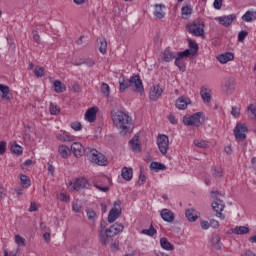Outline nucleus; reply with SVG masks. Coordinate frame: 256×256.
Wrapping results in <instances>:
<instances>
[{
	"label": "nucleus",
	"mask_w": 256,
	"mask_h": 256,
	"mask_svg": "<svg viewBox=\"0 0 256 256\" xmlns=\"http://www.w3.org/2000/svg\"><path fill=\"white\" fill-rule=\"evenodd\" d=\"M185 215H186V218L188 219V221H191V222L197 221L198 216H197V212H195V210L188 209V210H186Z\"/></svg>",
	"instance_id": "obj_39"
},
{
	"label": "nucleus",
	"mask_w": 256,
	"mask_h": 256,
	"mask_svg": "<svg viewBox=\"0 0 256 256\" xmlns=\"http://www.w3.org/2000/svg\"><path fill=\"white\" fill-rule=\"evenodd\" d=\"M160 246L165 251H174L175 249V246H173V244H171V242H169V240L165 237L160 239Z\"/></svg>",
	"instance_id": "obj_27"
},
{
	"label": "nucleus",
	"mask_w": 256,
	"mask_h": 256,
	"mask_svg": "<svg viewBox=\"0 0 256 256\" xmlns=\"http://www.w3.org/2000/svg\"><path fill=\"white\" fill-rule=\"evenodd\" d=\"M232 233H234V235H247L249 228L247 226H236L232 229Z\"/></svg>",
	"instance_id": "obj_35"
},
{
	"label": "nucleus",
	"mask_w": 256,
	"mask_h": 256,
	"mask_svg": "<svg viewBox=\"0 0 256 256\" xmlns=\"http://www.w3.org/2000/svg\"><path fill=\"white\" fill-rule=\"evenodd\" d=\"M5 195H7V190L0 185V201L3 199V197H5Z\"/></svg>",
	"instance_id": "obj_61"
},
{
	"label": "nucleus",
	"mask_w": 256,
	"mask_h": 256,
	"mask_svg": "<svg viewBox=\"0 0 256 256\" xmlns=\"http://www.w3.org/2000/svg\"><path fill=\"white\" fill-rule=\"evenodd\" d=\"M21 185L24 189L31 187V179L27 175H20Z\"/></svg>",
	"instance_id": "obj_40"
},
{
	"label": "nucleus",
	"mask_w": 256,
	"mask_h": 256,
	"mask_svg": "<svg viewBox=\"0 0 256 256\" xmlns=\"http://www.w3.org/2000/svg\"><path fill=\"white\" fill-rule=\"evenodd\" d=\"M49 110H50V115H59V113H61V109L59 108V106H57L53 102L50 103Z\"/></svg>",
	"instance_id": "obj_44"
},
{
	"label": "nucleus",
	"mask_w": 256,
	"mask_h": 256,
	"mask_svg": "<svg viewBox=\"0 0 256 256\" xmlns=\"http://www.w3.org/2000/svg\"><path fill=\"white\" fill-rule=\"evenodd\" d=\"M235 19H237V15L230 14L228 16L218 17L216 18V21H218L220 25H223V27H230V25H232Z\"/></svg>",
	"instance_id": "obj_12"
},
{
	"label": "nucleus",
	"mask_w": 256,
	"mask_h": 256,
	"mask_svg": "<svg viewBox=\"0 0 256 256\" xmlns=\"http://www.w3.org/2000/svg\"><path fill=\"white\" fill-rule=\"evenodd\" d=\"M142 235H148L149 237H153V235L157 234V230L153 225H150L149 229H143L141 231Z\"/></svg>",
	"instance_id": "obj_42"
},
{
	"label": "nucleus",
	"mask_w": 256,
	"mask_h": 256,
	"mask_svg": "<svg viewBox=\"0 0 256 256\" xmlns=\"http://www.w3.org/2000/svg\"><path fill=\"white\" fill-rule=\"evenodd\" d=\"M248 131L249 130L245 124H237L234 128V137L236 141H238V143H240V141H245V139H247Z\"/></svg>",
	"instance_id": "obj_8"
},
{
	"label": "nucleus",
	"mask_w": 256,
	"mask_h": 256,
	"mask_svg": "<svg viewBox=\"0 0 256 256\" xmlns=\"http://www.w3.org/2000/svg\"><path fill=\"white\" fill-rule=\"evenodd\" d=\"M101 93L104 95V97H109L111 93V88L107 83H102L101 84Z\"/></svg>",
	"instance_id": "obj_45"
},
{
	"label": "nucleus",
	"mask_w": 256,
	"mask_h": 256,
	"mask_svg": "<svg viewBox=\"0 0 256 256\" xmlns=\"http://www.w3.org/2000/svg\"><path fill=\"white\" fill-rule=\"evenodd\" d=\"M212 176L216 179H219L220 177H223V168L216 166L212 169Z\"/></svg>",
	"instance_id": "obj_43"
},
{
	"label": "nucleus",
	"mask_w": 256,
	"mask_h": 256,
	"mask_svg": "<svg viewBox=\"0 0 256 256\" xmlns=\"http://www.w3.org/2000/svg\"><path fill=\"white\" fill-rule=\"evenodd\" d=\"M256 19V12L248 10L243 16L242 21H245L246 23H251V21H255Z\"/></svg>",
	"instance_id": "obj_34"
},
{
	"label": "nucleus",
	"mask_w": 256,
	"mask_h": 256,
	"mask_svg": "<svg viewBox=\"0 0 256 256\" xmlns=\"http://www.w3.org/2000/svg\"><path fill=\"white\" fill-rule=\"evenodd\" d=\"M28 211H30V213H33L34 211H37V203H35V202H31V204H30V207H29V210Z\"/></svg>",
	"instance_id": "obj_62"
},
{
	"label": "nucleus",
	"mask_w": 256,
	"mask_h": 256,
	"mask_svg": "<svg viewBox=\"0 0 256 256\" xmlns=\"http://www.w3.org/2000/svg\"><path fill=\"white\" fill-rule=\"evenodd\" d=\"M58 153L63 159H67V157L71 155V150L69 149V147H67V145H60L58 147Z\"/></svg>",
	"instance_id": "obj_30"
},
{
	"label": "nucleus",
	"mask_w": 256,
	"mask_h": 256,
	"mask_svg": "<svg viewBox=\"0 0 256 256\" xmlns=\"http://www.w3.org/2000/svg\"><path fill=\"white\" fill-rule=\"evenodd\" d=\"M200 95L202 97L203 103H205L206 105H209V103H211V99H212L211 89L207 87H202L200 91Z\"/></svg>",
	"instance_id": "obj_20"
},
{
	"label": "nucleus",
	"mask_w": 256,
	"mask_h": 256,
	"mask_svg": "<svg viewBox=\"0 0 256 256\" xmlns=\"http://www.w3.org/2000/svg\"><path fill=\"white\" fill-rule=\"evenodd\" d=\"M163 9H165V5H162V4L155 5L154 15L155 17H157V19H163V17H165V12L163 11Z\"/></svg>",
	"instance_id": "obj_31"
},
{
	"label": "nucleus",
	"mask_w": 256,
	"mask_h": 256,
	"mask_svg": "<svg viewBox=\"0 0 256 256\" xmlns=\"http://www.w3.org/2000/svg\"><path fill=\"white\" fill-rule=\"evenodd\" d=\"M160 216L166 223H173L175 221V213L167 208L161 210Z\"/></svg>",
	"instance_id": "obj_16"
},
{
	"label": "nucleus",
	"mask_w": 256,
	"mask_h": 256,
	"mask_svg": "<svg viewBox=\"0 0 256 256\" xmlns=\"http://www.w3.org/2000/svg\"><path fill=\"white\" fill-rule=\"evenodd\" d=\"M112 121L114 126L120 130L121 135H127L131 131L132 120L129 114L123 111H112Z\"/></svg>",
	"instance_id": "obj_1"
},
{
	"label": "nucleus",
	"mask_w": 256,
	"mask_h": 256,
	"mask_svg": "<svg viewBox=\"0 0 256 256\" xmlns=\"http://www.w3.org/2000/svg\"><path fill=\"white\" fill-rule=\"evenodd\" d=\"M214 9H221L223 7V0H214Z\"/></svg>",
	"instance_id": "obj_56"
},
{
	"label": "nucleus",
	"mask_w": 256,
	"mask_h": 256,
	"mask_svg": "<svg viewBox=\"0 0 256 256\" xmlns=\"http://www.w3.org/2000/svg\"><path fill=\"white\" fill-rule=\"evenodd\" d=\"M15 243L16 245H19V247H25L27 244L25 243V238L16 235L15 236Z\"/></svg>",
	"instance_id": "obj_48"
},
{
	"label": "nucleus",
	"mask_w": 256,
	"mask_h": 256,
	"mask_svg": "<svg viewBox=\"0 0 256 256\" xmlns=\"http://www.w3.org/2000/svg\"><path fill=\"white\" fill-rule=\"evenodd\" d=\"M231 115H233V117H236V118L239 117L241 115V109L233 106L231 110Z\"/></svg>",
	"instance_id": "obj_51"
},
{
	"label": "nucleus",
	"mask_w": 256,
	"mask_h": 256,
	"mask_svg": "<svg viewBox=\"0 0 256 256\" xmlns=\"http://www.w3.org/2000/svg\"><path fill=\"white\" fill-rule=\"evenodd\" d=\"M120 215H121V202L118 200L114 202V206L108 214V223H115V221L119 219Z\"/></svg>",
	"instance_id": "obj_9"
},
{
	"label": "nucleus",
	"mask_w": 256,
	"mask_h": 256,
	"mask_svg": "<svg viewBox=\"0 0 256 256\" xmlns=\"http://www.w3.org/2000/svg\"><path fill=\"white\" fill-rule=\"evenodd\" d=\"M94 187L98 189V191H102V193H109V187L107 186H101L99 184H94Z\"/></svg>",
	"instance_id": "obj_52"
},
{
	"label": "nucleus",
	"mask_w": 256,
	"mask_h": 256,
	"mask_svg": "<svg viewBox=\"0 0 256 256\" xmlns=\"http://www.w3.org/2000/svg\"><path fill=\"white\" fill-rule=\"evenodd\" d=\"M211 247L215 251H221V236L219 234L212 235L210 239Z\"/></svg>",
	"instance_id": "obj_22"
},
{
	"label": "nucleus",
	"mask_w": 256,
	"mask_h": 256,
	"mask_svg": "<svg viewBox=\"0 0 256 256\" xmlns=\"http://www.w3.org/2000/svg\"><path fill=\"white\" fill-rule=\"evenodd\" d=\"M182 19H190L191 15H193V8L189 5L183 6L181 8Z\"/></svg>",
	"instance_id": "obj_26"
},
{
	"label": "nucleus",
	"mask_w": 256,
	"mask_h": 256,
	"mask_svg": "<svg viewBox=\"0 0 256 256\" xmlns=\"http://www.w3.org/2000/svg\"><path fill=\"white\" fill-rule=\"evenodd\" d=\"M81 123L80 122H73L71 124V128L74 130V131H81Z\"/></svg>",
	"instance_id": "obj_55"
},
{
	"label": "nucleus",
	"mask_w": 256,
	"mask_h": 256,
	"mask_svg": "<svg viewBox=\"0 0 256 256\" xmlns=\"http://www.w3.org/2000/svg\"><path fill=\"white\" fill-rule=\"evenodd\" d=\"M183 123L187 126L194 125V127H201L205 123V116H203V112H197L192 116H184Z\"/></svg>",
	"instance_id": "obj_5"
},
{
	"label": "nucleus",
	"mask_w": 256,
	"mask_h": 256,
	"mask_svg": "<svg viewBox=\"0 0 256 256\" xmlns=\"http://www.w3.org/2000/svg\"><path fill=\"white\" fill-rule=\"evenodd\" d=\"M175 52L171 50V48H166L164 51L160 54V59L164 61V63H171L173 59H175Z\"/></svg>",
	"instance_id": "obj_13"
},
{
	"label": "nucleus",
	"mask_w": 256,
	"mask_h": 256,
	"mask_svg": "<svg viewBox=\"0 0 256 256\" xmlns=\"http://www.w3.org/2000/svg\"><path fill=\"white\" fill-rule=\"evenodd\" d=\"M0 97L1 99H4V101H11V99H13V94L11 93L9 86L0 84Z\"/></svg>",
	"instance_id": "obj_14"
},
{
	"label": "nucleus",
	"mask_w": 256,
	"mask_h": 256,
	"mask_svg": "<svg viewBox=\"0 0 256 256\" xmlns=\"http://www.w3.org/2000/svg\"><path fill=\"white\" fill-rule=\"evenodd\" d=\"M247 112L249 113V117H251V119H255L256 120V104H249L247 107Z\"/></svg>",
	"instance_id": "obj_41"
},
{
	"label": "nucleus",
	"mask_w": 256,
	"mask_h": 256,
	"mask_svg": "<svg viewBox=\"0 0 256 256\" xmlns=\"http://www.w3.org/2000/svg\"><path fill=\"white\" fill-rule=\"evenodd\" d=\"M87 185H88V182H87V179L85 178H77L74 183L70 182V186L72 187V189H74V191L85 189Z\"/></svg>",
	"instance_id": "obj_17"
},
{
	"label": "nucleus",
	"mask_w": 256,
	"mask_h": 256,
	"mask_svg": "<svg viewBox=\"0 0 256 256\" xmlns=\"http://www.w3.org/2000/svg\"><path fill=\"white\" fill-rule=\"evenodd\" d=\"M7 147V142L1 141L0 142V155H4Z\"/></svg>",
	"instance_id": "obj_54"
},
{
	"label": "nucleus",
	"mask_w": 256,
	"mask_h": 256,
	"mask_svg": "<svg viewBox=\"0 0 256 256\" xmlns=\"http://www.w3.org/2000/svg\"><path fill=\"white\" fill-rule=\"evenodd\" d=\"M84 59V65H87V67H93L95 65V61L91 58H83Z\"/></svg>",
	"instance_id": "obj_53"
},
{
	"label": "nucleus",
	"mask_w": 256,
	"mask_h": 256,
	"mask_svg": "<svg viewBox=\"0 0 256 256\" xmlns=\"http://www.w3.org/2000/svg\"><path fill=\"white\" fill-rule=\"evenodd\" d=\"M72 209L74 213H79V211H81V205H79L78 203H73Z\"/></svg>",
	"instance_id": "obj_60"
},
{
	"label": "nucleus",
	"mask_w": 256,
	"mask_h": 256,
	"mask_svg": "<svg viewBox=\"0 0 256 256\" xmlns=\"http://www.w3.org/2000/svg\"><path fill=\"white\" fill-rule=\"evenodd\" d=\"M188 44L190 49H188L189 51V57H191V55H196L197 51H199V45H197V43L193 42V40L189 39L188 40Z\"/></svg>",
	"instance_id": "obj_36"
},
{
	"label": "nucleus",
	"mask_w": 256,
	"mask_h": 256,
	"mask_svg": "<svg viewBox=\"0 0 256 256\" xmlns=\"http://www.w3.org/2000/svg\"><path fill=\"white\" fill-rule=\"evenodd\" d=\"M211 197L214 199L212 202V209L215 211L219 219H225V215L221 213L225 209V202L219 198V191H211Z\"/></svg>",
	"instance_id": "obj_4"
},
{
	"label": "nucleus",
	"mask_w": 256,
	"mask_h": 256,
	"mask_svg": "<svg viewBox=\"0 0 256 256\" xmlns=\"http://www.w3.org/2000/svg\"><path fill=\"white\" fill-rule=\"evenodd\" d=\"M119 85L120 93H125V90L130 88V79L124 77L119 78Z\"/></svg>",
	"instance_id": "obj_25"
},
{
	"label": "nucleus",
	"mask_w": 256,
	"mask_h": 256,
	"mask_svg": "<svg viewBox=\"0 0 256 256\" xmlns=\"http://www.w3.org/2000/svg\"><path fill=\"white\" fill-rule=\"evenodd\" d=\"M201 228L204 230L209 229V227H211V224L208 221L202 220L200 222Z\"/></svg>",
	"instance_id": "obj_57"
},
{
	"label": "nucleus",
	"mask_w": 256,
	"mask_h": 256,
	"mask_svg": "<svg viewBox=\"0 0 256 256\" xmlns=\"http://www.w3.org/2000/svg\"><path fill=\"white\" fill-rule=\"evenodd\" d=\"M53 85L55 93H63L64 91H66L65 86H63V82H61L60 80L54 81Z\"/></svg>",
	"instance_id": "obj_38"
},
{
	"label": "nucleus",
	"mask_w": 256,
	"mask_h": 256,
	"mask_svg": "<svg viewBox=\"0 0 256 256\" xmlns=\"http://www.w3.org/2000/svg\"><path fill=\"white\" fill-rule=\"evenodd\" d=\"M34 75L36 77H45V68L41 66H36V68L34 69Z\"/></svg>",
	"instance_id": "obj_46"
},
{
	"label": "nucleus",
	"mask_w": 256,
	"mask_h": 256,
	"mask_svg": "<svg viewBox=\"0 0 256 256\" xmlns=\"http://www.w3.org/2000/svg\"><path fill=\"white\" fill-rule=\"evenodd\" d=\"M130 79V89L134 91V93L143 94L145 88L143 87V81L141 80V76L134 75L129 78Z\"/></svg>",
	"instance_id": "obj_6"
},
{
	"label": "nucleus",
	"mask_w": 256,
	"mask_h": 256,
	"mask_svg": "<svg viewBox=\"0 0 256 256\" xmlns=\"http://www.w3.org/2000/svg\"><path fill=\"white\" fill-rule=\"evenodd\" d=\"M186 30L194 37H203L205 35V23L201 19H196L186 26Z\"/></svg>",
	"instance_id": "obj_3"
},
{
	"label": "nucleus",
	"mask_w": 256,
	"mask_h": 256,
	"mask_svg": "<svg viewBox=\"0 0 256 256\" xmlns=\"http://www.w3.org/2000/svg\"><path fill=\"white\" fill-rule=\"evenodd\" d=\"M217 59L219 63L225 64V63H229V61H233V59H235V56L231 52H226L224 54H220L217 57Z\"/></svg>",
	"instance_id": "obj_23"
},
{
	"label": "nucleus",
	"mask_w": 256,
	"mask_h": 256,
	"mask_svg": "<svg viewBox=\"0 0 256 256\" xmlns=\"http://www.w3.org/2000/svg\"><path fill=\"white\" fill-rule=\"evenodd\" d=\"M210 227L213 229H219V221L215 219L210 220Z\"/></svg>",
	"instance_id": "obj_58"
},
{
	"label": "nucleus",
	"mask_w": 256,
	"mask_h": 256,
	"mask_svg": "<svg viewBox=\"0 0 256 256\" xmlns=\"http://www.w3.org/2000/svg\"><path fill=\"white\" fill-rule=\"evenodd\" d=\"M163 95V89L159 85H154L150 90V99L151 101H157L159 97Z\"/></svg>",
	"instance_id": "obj_19"
},
{
	"label": "nucleus",
	"mask_w": 256,
	"mask_h": 256,
	"mask_svg": "<svg viewBox=\"0 0 256 256\" xmlns=\"http://www.w3.org/2000/svg\"><path fill=\"white\" fill-rule=\"evenodd\" d=\"M194 145L200 149H207V147H209L207 141L204 140H194Z\"/></svg>",
	"instance_id": "obj_47"
},
{
	"label": "nucleus",
	"mask_w": 256,
	"mask_h": 256,
	"mask_svg": "<svg viewBox=\"0 0 256 256\" xmlns=\"http://www.w3.org/2000/svg\"><path fill=\"white\" fill-rule=\"evenodd\" d=\"M150 169L153 171L155 169L156 171H165L167 169V166L161 162H152L150 164Z\"/></svg>",
	"instance_id": "obj_37"
},
{
	"label": "nucleus",
	"mask_w": 256,
	"mask_h": 256,
	"mask_svg": "<svg viewBox=\"0 0 256 256\" xmlns=\"http://www.w3.org/2000/svg\"><path fill=\"white\" fill-rule=\"evenodd\" d=\"M56 138L58 139V141H62L64 143L75 141V136H71L67 132L56 135Z\"/></svg>",
	"instance_id": "obj_29"
},
{
	"label": "nucleus",
	"mask_w": 256,
	"mask_h": 256,
	"mask_svg": "<svg viewBox=\"0 0 256 256\" xmlns=\"http://www.w3.org/2000/svg\"><path fill=\"white\" fill-rule=\"evenodd\" d=\"M85 120L89 123H95V120L97 119V108L92 107L89 108L85 113Z\"/></svg>",
	"instance_id": "obj_21"
},
{
	"label": "nucleus",
	"mask_w": 256,
	"mask_h": 256,
	"mask_svg": "<svg viewBox=\"0 0 256 256\" xmlns=\"http://www.w3.org/2000/svg\"><path fill=\"white\" fill-rule=\"evenodd\" d=\"M176 107L177 109H180L182 111H185L187 109V105H191V99L185 96L179 97L176 100Z\"/></svg>",
	"instance_id": "obj_18"
},
{
	"label": "nucleus",
	"mask_w": 256,
	"mask_h": 256,
	"mask_svg": "<svg viewBox=\"0 0 256 256\" xmlns=\"http://www.w3.org/2000/svg\"><path fill=\"white\" fill-rule=\"evenodd\" d=\"M145 181H147V178H145V175L140 174L139 179H138L139 185H143V183H145Z\"/></svg>",
	"instance_id": "obj_63"
},
{
	"label": "nucleus",
	"mask_w": 256,
	"mask_h": 256,
	"mask_svg": "<svg viewBox=\"0 0 256 256\" xmlns=\"http://www.w3.org/2000/svg\"><path fill=\"white\" fill-rule=\"evenodd\" d=\"M189 50H185L183 52H178L177 57L175 59L174 65L180 69V71H185V62H183V57H189Z\"/></svg>",
	"instance_id": "obj_11"
},
{
	"label": "nucleus",
	"mask_w": 256,
	"mask_h": 256,
	"mask_svg": "<svg viewBox=\"0 0 256 256\" xmlns=\"http://www.w3.org/2000/svg\"><path fill=\"white\" fill-rule=\"evenodd\" d=\"M90 161H92V163H96V165H102V166H105L108 163L105 155L101 154L97 150H91Z\"/></svg>",
	"instance_id": "obj_10"
},
{
	"label": "nucleus",
	"mask_w": 256,
	"mask_h": 256,
	"mask_svg": "<svg viewBox=\"0 0 256 256\" xmlns=\"http://www.w3.org/2000/svg\"><path fill=\"white\" fill-rule=\"evenodd\" d=\"M157 145L161 155H167V152L169 151V136L159 134L157 136Z\"/></svg>",
	"instance_id": "obj_7"
},
{
	"label": "nucleus",
	"mask_w": 256,
	"mask_h": 256,
	"mask_svg": "<svg viewBox=\"0 0 256 256\" xmlns=\"http://www.w3.org/2000/svg\"><path fill=\"white\" fill-rule=\"evenodd\" d=\"M125 229L121 223H115L109 228H105V222H101L99 229V238L103 245H107V239L119 235Z\"/></svg>",
	"instance_id": "obj_2"
},
{
	"label": "nucleus",
	"mask_w": 256,
	"mask_h": 256,
	"mask_svg": "<svg viewBox=\"0 0 256 256\" xmlns=\"http://www.w3.org/2000/svg\"><path fill=\"white\" fill-rule=\"evenodd\" d=\"M130 147L134 153H139L141 151V144H139V136L135 135L131 140H130Z\"/></svg>",
	"instance_id": "obj_24"
},
{
	"label": "nucleus",
	"mask_w": 256,
	"mask_h": 256,
	"mask_svg": "<svg viewBox=\"0 0 256 256\" xmlns=\"http://www.w3.org/2000/svg\"><path fill=\"white\" fill-rule=\"evenodd\" d=\"M86 213L89 221H95V219H97V213H95L92 209H88Z\"/></svg>",
	"instance_id": "obj_49"
},
{
	"label": "nucleus",
	"mask_w": 256,
	"mask_h": 256,
	"mask_svg": "<svg viewBox=\"0 0 256 256\" xmlns=\"http://www.w3.org/2000/svg\"><path fill=\"white\" fill-rule=\"evenodd\" d=\"M168 120L170 121V123H172V125H177V120L172 114L168 116Z\"/></svg>",
	"instance_id": "obj_64"
},
{
	"label": "nucleus",
	"mask_w": 256,
	"mask_h": 256,
	"mask_svg": "<svg viewBox=\"0 0 256 256\" xmlns=\"http://www.w3.org/2000/svg\"><path fill=\"white\" fill-rule=\"evenodd\" d=\"M71 151L77 158L83 157V155H85V148H83V145L79 142H74L71 145Z\"/></svg>",
	"instance_id": "obj_15"
},
{
	"label": "nucleus",
	"mask_w": 256,
	"mask_h": 256,
	"mask_svg": "<svg viewBox=\"0 0 256 256\" xmlns=\"http://www.w3.org/2000/svg\"><path fill=\"white\" fill-rule=\"evenodd\" d=\"M32 39H33L34 43H37V44L41 43V36H39V34H37L35 32H33Z\"/></svg>",
	"instance_id": "obj_59"
},
{
	"label": "nucleus",
	"mask_w": 256,
	"mask_h": 256,
	"mask_svg": "<svg viewBox=\"0 0 256 256\" xmlns=\"http://www.w3.org/2000/svg\"><path fill=\"white\" fill-rule=\"evenodd\" d=\"M249 35V32L247 31H240L238 34V41L240 43H243V41H245V37H247Z\"/></svg>",
	"instance_id": "obj_50"
},
{
	"label": "nucleus",
	"mask_w": 256,
	"mask_h": 256,
	"mask_svg": "<svg viewBox=\"0 0 256 256\" xmlns=\"http://www.w3.org/2000/svg\"><path fill=\"white\" fill-rule=\"evenodd\" d=\"M9 147H10V151L12 153H15L16 155L23 154V147L19 146V144H17V142H10Z\"/></svg>",
	"instance_id": "obj_33"
},
{
	"label": "nucleus",
	"mask_w": 256,
	"mask_h": 256,
	"mask_svg": "<svg viewBox=\"0 0 256 256\" xmlns=\"http://www.w3.org/2000/svg\"><path fill=\"white\" fill-rule=\"evenodd\" d=\"M97 45L100 53H102V55H105V53H107V39L98 38Z\"/></svg>",
	"instance_id": "obj_28"
},
{
	"label": "nucleus",
	"mask_w": 256,
	"mask_h": 256,
	"mask_svg": "<svg viewBox=\"0 0 256 256\" xmlns=\"http://www.w3.org/2000/svg\"><path fill=\"white\" fill-rule=\"evenodd\" d=\"M121 176L125 181H131V179H133V168L124 167L122 169Z\"/></svg>",
	"instance_id": "obj_32"
}]
</instances>
